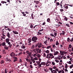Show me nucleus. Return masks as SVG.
Listing matches in <instances>:
<instances>
[{"instance_id": "nucleus-1", "label": "nucleus", "mask_w": 73, "mask_h": 73, "mask_svg": "<svg viewBox=\"0 0 73 73\" xmlns=\"http://www.w3.org/2000/svg\"><path fill=\"white\" fill-rule=\"evenodd\" d=\"M26 53L27 54H28V55H27V58H29V57H31V54H32V52H29V50H27Z\"/></svg>"}, {"instance_id": "nucleus-2", "label": "nucleus", "mask_w": 73, "mask_h": 73, "mask_svg": "<svg viewBox=\"0 0 73 73\" xmlns=\"http://www.w3.org/2000/svg\"><path fill=\"white\" fill-rule=\"evenodd\" d=\"M38 39V38H37V37L36 36H33L32 38V41L34 42L33 43L36 42Z\"/></svg>"}, {"instance_id": "nucleus-3", "label": "nucleus", "mask_w": 73, "mask_h": 73, "mask_svg": "<svg viewBox=\"0 0 73 73\" xmlns=\"http://www.w3.org/2000/svg\"><path fill=\"white\" fill-rule=\"evenodd\" d=\"M42 45V43L41 42H38L35 45V48H37L38 46V48H41Z\"/></svg>"}, {"instance_id": "nucleus-4", "label": "nucleus", "mask_w": 73, "mask_h": 73, "mask_svg": "<svg viewBox=\"0 0 73 73\" xmlns=\"http://www.w3.org/2000/svg\"><path fill=\"white\" fill-rule=\"evenodd\" d=\"M67 42H70V41L71 42H73V37H72V38L71 39V40L70 39V38H68L67 39Z\"/></svg>"}, {"instance_id": "nucleus-5", "label": "nucleus", "mask_w": 73, "mask_h": 73, "mask_svg": "<svg viewBox=\"0 0 73 73\" xmlns=\"http://www.w3.org/2000/svg\"><path fill=\"white\" fill-rule=\"evenodd\" d=\"M10 55L11 57H13L15 56V54L13 52H12L10 53Z\"/></svg>"}, {"instance_id": "nucleus-6", "label": "nucleus", "mask_w": 73, "mask_h": 73, "mask_svg": "<svg viewBox=\"0 0 73 73\" xmlns=\"http://www.w3.org/2000/svg\"><path fill=\"white\" fill-rule=\"evenodd\" d=\"M9 38H10V34L9 32H7L6 35Z\"/></svg>"}, {"instance_id": "nucleus-7", "label": "nucleus", "mask_w": 73, "mask_h": 73, "mask_svg": "<svg viewBox=\"0 0 73 73\" xmlns=\"http://www.w3.org/2000/svg\"><path fill=\"white\" fill-rule=\"evenodd\" d=\"M60 52L61 56H64V51H60Z\"/></svg>"}, {"instance_id": "nucleus-8", "label": "nucleus", "mask_w": 73, "mask_h": 73, "mask_svg": "<svg viewBox=\"0 0 73 73\" xmlns=\"http://www.w3.org/2000/svg\"><path fill=\"white\" fill-rule=\"evenodd\" d=\"M13 32L15 34L18 35V34H19V33L16 31H13Z\"/></svg>"}, {"instance_id": "nucleus-9", "label": "nucleus", "mask_w": 73, "mask_h": 73, "mask_svg": "<svg viewBox=\"0 0 73 73\" xmlns=\"http://www.w3.org/2000/svg\"><path fill=\"white\" fill-rule=\"evenodd\" d=\"M58 54V52L56 51L55 52H54V56H56V55H57Z\"/></svg>"}, {"instance_id": "nucleus-10", "label": "nucleus", "mask_w": 73, "mask_h": 73, "mask_svg": "<svg viewBox=\"0 0 73 73\" xmlns=\"http://www.w3.org/2000/svg\"><path fill=\"white\" fill-rule=\"evenodd\" d=\"M28 43H30V42H31V41H32V39L31 38H29L28 39Z\"/></svg>"}, {"instance_id": "nucleus-11", "label": "nucleus", "mask_w": 73, "mask_h": 73, "mask_svg": "<svg viewBox=\"0 0 73 73\" xmlns=\"http://www.w3.org/2000/svg\"><path fill=\"white\" fill-rule=\"evenodd\" d=\"M51 73H57V71L55 70H53L51 71Z\"/></svg>"}, {"instance_id": "nucleus-12", "label": "nucleus", "mask_w": 73, "mask_h": 73, "mask_svg": "<svg viewBox=\"0 0 73 73\" xmlns=\"http://www.w3.org/2000/svg\"><path fill=\"white\" fill-rule=\"evenodd\" d=\"M9 38H7L6 39V42H8L9 41Z\"/></svg>"}, {"instance_id": "nucleus-13", "label": "nucleus", "mask_w": 73, "mask_h": 73, "mask_svg": "<svg viewBox=\"0 0 73 73\" xmlns=\"http://www.w3.org/2000/svg\"><path fill=\"white\" fill-rule=\"evenodd\" d=\"M21 48L22 49H25V46L23 45H22L21 46Z\"/></svg>"}, {"instance_id": "nucleus-14", "label": "nucleus", "mask_w": 73, "mask_h": 73, "mask_svg": "<svg viewBox=\"0 0 73 73\" xmlns=\"http://www.w3.org/2000/svg\"><path fill=\"white\" fill-rule=\"evenodd\" d=\"M35 45L33 44L32 46L31 49H34V48H35Z\"/></svg>"}, {"instance_id": "nucleus-15", "label": "nucleus", "mask_w": 73, "mask_h": 73, "mask_svg": "<svg viewBox=\"0 0 73 73\" xmlns=\"http://www.w3.org/2000/svg\"><path fill=\"white\" fill-rule=\"evenodd\" d=\"M4 48L6 50H8V49L9 48V47L8 46H7V47L4 46Z\"/></svg>"}, {"instance_id": "nucleus-16", "label": "nucleus", "mask_w": 73, "mask_h": 73, "mask_svg": "<svg viewBox=\"0 0 73 73\" xmlns=\"http://www.w3.org/2000/svg\"><path fill=\"white\" fill-rule=\"evenodd\" d=\"M47 22H48V23H50V18H48L47 20Z\"/></svg>"}, {"instance_id": "nucleus-17", "label": "nucleus", "mask_w": 73, "mask_h": 73, "mask_svg": "<svg viewBox=\"0 0 73 73\" xmlns=\"http://www.w3.org/2000/svg\"><path fill=\"white\" fill-rule=\"evenodd\" d=\"M49 63V61L48 60L47 61V62L46 63V66H48L49 65V64H48V63Z\"/></svg>"}, {"instance_id": "nucleus-18", "label": "nucleus", "mask_w": 73, "mask_h": 73, "mask_svg": "<svg viewBox=\"0 0 73 73\" xmlns=\"http://www.w3.org/2000/svg\"><path fill=\"white\" fill-rule=\"evenodd\" d=\"M31 17L32 19H35V17H33V13L31 14Z\"/></svg>"}, {"instance_id": "nucleus-19", "label": "nucleus", "mask_w": 73, "mask_h": 73, "mask_svg": "<svg viewBox=\"0 0 73 73\" xmlns=\"http://www.w3.org/2000/svg\"><path fill=\"white\" fill-rule=\"evenodd\" d=\"M60 3L58 2L56 3V5L57 6H58V5H60Z\"/></svg>"}, {"instance_id": "nucleus-20", "label": "nucleus", "mask_w": 73, "mask_h": 73, "mask_svg": "<svg viewBox=\"0 0 73 73\" xmlns=\"http://www.w3.org/2000/svg\"><path fill=\"white\" fill-rule=\"evenodd\" d=\"M1 3H2V4H4V3H5V4H6L7 3V2L4 1H1Z\"/></svg>"}, {"instance_id": "nucleus-21", "label": "nucleus", "mask_w": 73, "mask_h": 73, "mask_svg": "<svg viewBox=\"0 0 73 73\" xmlns=\"http://www.w3.org/2000/svg\"><path fill=\"white\" fill-rule=\"evenodd\" d=\"M31 25L30 26V28H31V29H32V28H33V25H32V24L31 23Z\"/></svg>"}, {"instance_id": "nucleus-22", "label": "nucleus", "mask_w": 73, "mask_h": 73, "mask_svg": "<svg viewBox=\"0 0 73 73\" xmlns=\"http://www.w3.org/2000/svg\"><path fill=\"white\" fill-rule=\"evenodd\" d=\"M41 50L40 49L39 50V51H37V53H41Z\"/></svg>"}, {"instance_id": "nucleus-23", "label": "nucleus", "mask_w": 73, "mask_h": 73, "mask_svg": "<svg viewBox=\"0 0 73 73\" xmlns=\"http://www.w3.org/2000/svg\"><path fill=\"white\" fill-rule=\"evenodd\" d=\"M13 58H14V60H17V57H16L15 56H14L13 57Z\"/></svg>"}, {"instance_id": "nucleus-24", "label": "nucleus", "mask_w": 73, "mask_h": 73, "mask_svg": "<svg viewBox=\"0 0 73 73\" xmlns=\"http://www.w3.org/2000/svg\"><path fill=\"white\" fill-rule=\"evenodd\" d=\"M6 45V43L5 42H4L2 43V46H5Z\"/></svg>"}, {"instance_id": "nucleus-25", "label": "nucleus", "mask_w": 73, "mask_h": 73, "mask_svg": "<svg viewBox=\"0 0 73 73\" xmlns=\"http://www.w3.org/2000/svg\"><path fill=\"white\" fill-rule=\"evenodd\" d=\"M37 25H36L33 27L34 29H37Z\"/></svg>"}, {"instance_id": "nucleus-26", "label": "nucleus", "mask_w": 73, "mask_h": 73, "mask_svg": "<svg viewBox=\"0 0 73 73\" xmlns=\"http://www.w3.org/2000/svg\"><path fill=\"white\" fill-rule=\"evenodd\" d=\"M56 45H59V43L58 42V41H56Z\"/></svg>"}, {"instance_id": "nucleus-27", "label": "nucleus", "mask_w": 73, "mask_h": 73, "mask_svg": "<svg viewBox=\"0 0 73 73\" xmlns=\"http://www.w3.org/2000/svg\"><path fill=\"white\" fill-rule=\"evenodd\" d=\"M64 19V20H65V21H67L68 18H67V17H65Z\"/></svg>"}, {"instance_id": "nucleus-28", "label": "nucleus", "mask_w": 73, "mask_h": 73, "mask_svg": "<svg viewBox=\"0 0 73 73\" xmlns=\"http://www.w3.org/2000/svg\"><path fill=\"white\" fill-rule=\"evenodd\" d=\"M51 48V46H48L47 47V49H49V48Z\"/></svg>"}, {"instance_id": "nucleus-29", "label": "nucleus", "mask_w": 73, "mask_h": 73, "mask_svg": "<svg viewBox=\"0 0 73 73\" xmlns=\"http://www.w3.org/2000/svg\"><path fill=\"white\" fill-rule=\"evenodd\" d=\"M4 31H2V35L3 36H4V37H5V35H4Z\"/></svg>"}, {"instance_id": "nucleus-30", "label": "nucleus", "mask_w": 73, "mask_h": 73, "mask_svg": "<svg viewBox=\"0 0 73 73\" xmlns=\"http://www.w3.org/2000/svg\"><path fill=\"white\" fill-rule=\"evenodd\" d=\"M68 46L69 48H72V45H71V44H69L68 45Z\"/></svg>"}, {"instance_id": "nucleus-31", "label": "nucleus", "mask_w": 73, "mask_h": 73, "mask_svg": "<svg viewBox=\"0 0 73 73\" xmlns=\"http://www.w3.org/2000/svg\"><path fill=\"white\" fill-rule=\"evenodd\" d=\"M52 47L53 48H56V45H55V44H53L52 45Z\"/></svg>"}, {"instance_id": "nucleus-32", "label": "nucleus", "mask_w": 73, "mask_h": 73, "mask_svg": "<svg viewBox=\"0 0 73 73\" xmlns=\"http://www.w3.org/2000/svg\"><path fill=\"white\" fill-rule=\"evenodd\" d=\"M19 62L20 63H22V60L21 58L20 59V60H19Z\"/></svg>"}, {"instance_id": "nucleus-33", "label": "nucleus", "mask_w": 73, "mask_h": 73, "mask_svg": "<svg viewBox=\"0 0 73 73\" xmlns=\"http://www.w3.org/2000/svg\"><path fill=\"white\" fill-rule=\"evenodd\" d=\"M36 63H37V64H40V61H36Z\"/></svg>"}, {"instance_id": "nucleus-34", "label": "nucleus", "mask_w": 73, "mask_h": 73, "mask_svg": "<svg viewBox=\"0 0 73 73\" xmlns=\"http://www.w3.org/2000/svg\"><path fill=\"white\" fill-rule=\"evenodd\" d=\"M49 70H50L51 71V72H52V71H53V68H49Z\"/></svg>"}, {"instance_id": "nucleus-35", "label": "nucleus", "mask_w": 73, "mask_h": 73, "mask_svg": "<svg viewBox=\"0 0 73 73\" xmlns=\"http://www.w3.org/2000/svg\"><path fill=\"white\" fill-rule=\"evenodd\" d=\"M62 35H65V31H62Z\"/></svg>"}, {"instance_id": "nucleus-36", "label": "nucleus", "mask_w": 73, "mask_h": 73, "mask_svg": "<svg viewBox=\"0 0 73 73\" xmlns=\"http://www.w3.org/2000/svg\"><path fill=\"white\" fill-rule=\"evenodd\" d=\"M9 45V48H11V47H12V45L11 44H10V45Z\"/></svg>"}, {"instance_id": "nucleus-37", "label": "nucleus", "mask_w": 73, "mask_h": 73, "mask_svg": "<svg viewBox=\"0 0 73 73\" xmlns=\"http://www.w3.org/2000/svg\"><path fill=\"white\" fill-rule=\"evenodd\" d=\"M66 25L67 27H70V25H69V24H66Z\"/></svg>"}, {"instance_id": "nucleus-38", "label": "nucleus", "mask_w": 73, "mask_h": 73, "mask_svg": "<svg viewBox=\"0 0 73 73\" xmlns=\"http://www.w3.org/2000/svg\"><path fill=\"white\" fill-rule=\"evenodd\" d=\"M1 64H4V61L3 60H1Z\"/></svg>"}, {"instance_id": "nucleus-39", "label": "nucleus", "mask_w": 73, "mask_h": 73, "mask_svg": "<svg viewBox=\"0 0 73 73\" xmlns=\"http://www.w3.org/2000/svg\"><path fill=\"white\" fill-rule=\"evenodd\" d=\"M9 26H10V27H12L13 25H12V23H9Z\"/></svg>"}, {"instance_id": "nucleus-40", "label": "nucleus", "mask_w": 73, "mask_h": 73, "mask_svg": "<svg viewBox=\"0 0 73 73\" xmlns=\"http://www.w3.org/2000/svg\"><path fill=\"white\" fill-rule=\"evenodd\" d=\"M41 64H42V65H45V62H42L41 63Z\"/></svg>"}, {"instance_id": "nucleus-41", "label": "nucleus", "mask_w": 73, "mask_h": 73, "mask_svg": "<svg viewBox=\"0 0 73 73\" xmlns=\"http://www.w3.org/2000/svg\"><path fill=\"white\" fill-rule=\"evenodd\" d=\"M40 50V49L38 48H36L35 50L36 51H38V50Z\"/></svg>"}, {"instance_id": "nucleus-42", "label": "nucleus", "mask_w": 73, "mask_h": 73, "mask_svg": "<svg viewBox=\"0 0 73 73\" xmlns=\"http://www.w3.org/2000/svg\"><path fill=\"white\" fill-rule=\"evenodd\" d=\"M22 54H23V52H21L18 54V56H20V55H21Z\"/></svg>"}, {"instance_id": "nucleus-43", "label": "nucleus", "mask_w": 73, "mask_h": 73, "mask_svg": "<svg viewBox=\"0 0 73 73\" xmlns=\"http://www.w3.org/2000/svg\"><path fill=\"white\" fill-rule=\"evenodd\" d=\"M57 23H58V24H60V25L62 24V23L58 21V22Z\"/></svg>"}, {"instance_id": "nucleus-44", "label": "nucleus", "mask_w": 73, "mask_h": 73, "mask_svg": "<svg viewBox=\"0 0 73 73\" xmlns=\"http://www.w3.org/2000/svg\"><path fill=\"white\" fill-rule=\"evenodd\" d=\"M41 64H37V65H38V67H41Z\"/></svg>"}, {"instance_id": "nucleus-45", "label": "nucleus", "mask_w": 73, "mask_h": 73, "mask_svg": "<svg viewBox=\"0 0 73 73\" xmlns=\"http://www.w3.org/2000/svg\"><path fill=\"white\" fill-rule=\"evenodd\" d=\"M73 64H72L71 66H70V69H72V68H73Z\"/></svg>"}, {"instance_id": "nucleus-46", "label": "nucleus", "mask_w": 73, "mask_h": 73, "mask_svg": "<svg viewBox=\"0 0 73 73\" xmlns=\"http://www.w3.org/2000/svg\"><path fill=\"white\" fill-rule=\"evenodd\" d=\"M52 64L53 65H55V63L53 62H52Z\"/></svg>"}, {"instance_id": "nucleus-47", "label": "nucleus", "mask_w": 73, "mask_h": 73, "mask_svg": "<svg viewBox=\"0 0 73 73\" xmlns=\"http://www.w3.org/2000/svg\"><path fill=\"white\" fill-rule=\"evenodd\" d=\"M55 61L56 62H57V63H58L59 62V61L57 60L56 59L55 60Z\"/></svg>"}, {"instance_id": "nucleus-48", "label": "nucleus", "mask_w": 73, "mask_h": 73, "mask_svg": "<svg viewBox=\"0 0 73 73\" xmlns=\"http://www.w3.org/2000/svg\"><path fill=\"white\" fill-rule=\"evenodd\" d=\"M49 55L50 56H53V54H52L51 53H50V54H49Z\"/></svg>"}, {"instance_id": "nucleus-49", "label": "nucleus", "mask_w": 73, "mask_h": 73, "mask_svg": "<svg viewBox=\"0 0 73 73\" xmlns=\"http://www.w3.org/2000/svg\"><path fill=\"white\" fill-rule=\"evenodd\" d=\"M37 53H36V54H34V57H36L37 56Z\"/></svg>"}, {"instance_id": "nucleus-50", "label": "nucleus", "mask_w": 73, "mask_h": 73, "mask_svg": "<svg viewBox=\"0 0 73 73\" xmlns=\"http://www.w3.org/2000/svg\"><path fill=\"white\" fill-rule=\"evenodd\" d=\"M37 56H38V57H40L41 55H40V54H38L37 55Z\"/></svg>"}, {"instance_id": "nucleus-51", "label": "nucleus", "mask_w": 73, "mask_h": 73, "mask_svg": "<svg viewBox=\"0 0 73 73\" xmlns=\"http://www.w3.org/2000/svg\"><path fill=\"white\" fill-rule=\"evenodd\" d=\"M46 53H49V51L48 50H46Z\"/></svg>"}, {"instance_id": "nucleus-52", "label": "nucleus", "mask_w": 73, "mask_h": 73, "mask_svg": "<svg viewBox=\"0 0 73 73\" xmlns=\"http://www.w3.org/2000/svg\"><path fill=\"white\" fill-rule=\"evenodd\" d=\"M66 9H68V6L66 5L65 7H64Z\"/></svg>"}, {"instance_id": "nucleus-53", "label": "nucleus", "mask_w": 73, "mask_h": 73, "mask_svg": "<svg viewBox=\"0 0 73 73\" xmlns=\"http://www.w3.org/2000/svg\"><path fill=\"white\" fill-rule=\"evenodd\" d=\"M50 36H52V37H55V36H54V35H53V34H50Z\"/></svg>"}, {"instance_id": "nucleus-54", "label": "nucleus", "mask_w": 73, "mask_h": 73, "mask_svg": "<svg viewBox=\"0 0 73 73\" xmlns=\"http://www.w3.org/2000/svg\"><path fill=\"white\" fill-rule=\"evenodd\" d=\"M65 68H68V65L67 64H66L65 65Z\"/></svg>"}, {"instance_id": "nucleus-55", "label": "nucleus", "mask_w": 73, "mask_h": 73, "mask_svg": "<svg viewBox=\"0 0 73 73\" xmlns=\"http://www.w3.org/2000/svg\"><path fill=\"white\" fill-rule=\"evenodd\" d=\"M41 35V33H40V32H38V35Z\"/></svg>"}, {"instance_id": "nucleus-56", "label": "nucleus", "mask_w": 73, "mask_h": 73, "mask_svg": "<svg viewBox=\"0 0 73 73\" xmlns=\"http://www.w3.org/2000/svg\"><path fill=\"white\" fill-rule=\"evenodd\" d=\"M60 12H63V11H64V9H60Z\"/></svg>"}, {"instance_id": "nucleus-57", "label": "nucleus", "mask_w": 73, "mask_h": 73, "mask_svg": "<svg viewBox=\"0 0 73 73\" xmlns=\"http://www.w3.org/2000/svg\"><path fill=\"white\" fill-rule=\"evenodd\" d=\"M7 30L9 31H11V29H10V28H9L7 29Z\"/></svg>"}, {"instance_id": "nucleus-58", "label": "nucleus", "mask_w": 73, "mask_h": 73, "mask_svg": "<svg viewBox=\"0 0 73 73\" xmlns=\"http://www.w3.org/2000/svg\"><path fill=\"white\" fill-rule=\"evenodd\" d=\"M3 20V19H5V16H3L1 18Z\"/></svg>"}, {"instance_id": "nucleus-59", "label": "nucleus", "mask_w": 73, "mask_h": 73, "mask_svg": "<svg viewBox=\"0 0 73 73\" xmlns=\"http://www.w3.org/2000/svg\"><path fill=\"white\" fill-rule=\"evenodd\" d=\"M54 35L55 36H57V33H56V32H54Z\"/></svg>"}, {"instance_id": "nucleus-60", "label": "nucleus", "mask_w": 73, "mask_h": 73, "mask_svg": "<svg viewBox=\"0 0 73 73\" xmlns=\"http://www.w3.org/2000/svg\"><path fill=\"white\" fill-rule=\"evenodd\" d=\"M39 1H36V4H39Z\"/></svg>"}, {"instance_id": "nucleus-61", "label": "nucleus", "mask_w": 73, "mask_h": 73, "mask_svg": "<svg viewBox=\"0 0 73 73\" xmlns=\"http://www.w3.org/2000/svg\"><path fill=\"white\" fill-rule=\"evenodd\" d=\"M33 52H34L35 53H36V49H33Z\"/></svg>"}, {"instance_id": "nucleus-62", "label": "nucleus", "mask_w": 73, "mask_h": 73, "mask_svg": "<svg viewBox=\"0 0 73 73\" xmlns=\"http://www.w3.org/2000/svg\"><path fill=\"white\" fill-rule=\"evenodd\" d=\"M53 41V39H50V42H52V41Z\"/></svg>"}, {"instance_id": "nucleus-63", "label": "nucleus", "mask_w": 73, "mask_h": 73, "mask_svg": "<svg viewBox=\"0 0 73 73\" xmlns=\"http://www.w3.org/2000/svg\"><path fill=\"white\" fill-rule=\"evenodd\" d=\"M70 24H71V25H73V23L71 22H70Z\"/></svg>"}, {"instance_id": "nucleus-64", "label": "nucleus", "mask_w": 73, "mask_h": 73, "mask_svg": "<svg viewBox=\"0 0 73 73\" xmlns=\"http://www.w3.org/2000/svg\"><path fill=\"white\" fill-rule=\"evenodd\" d=\"M71 63H72V62L70 61H69L68 62V64H71Z\"/></svg>"}]
</instances>
